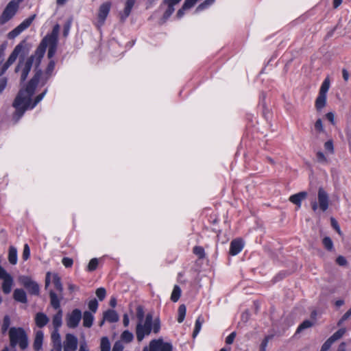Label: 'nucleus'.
<instances>
[{"label":"nucleus","mask_w":351,"mask_h":351,"mask_svg":"<svg viewBox=\"0 0 351 351\" xmlns=\"http://www.w3.org/2000/svg\"><path fill=\"white\" fill-rule=\"evenodd\" d=\"M330 87V80L328 78H326L323 82L319 94L326 95Z\"/></svg>","instance_id":"obj_31"},{"label":"nucleus","mask_w":351,"mask_h":351,"mask_svg":"<svg viewBox=\"0 0 351 351\" xmlns=\"http://www.w3.org/2000/svg\"><path fill=\"white\" fill-rule=\"evenodd\" d=\"M8 84V78L4 76H1L0 77V95L5 90Z\"/></svg>","instance_id":"obj_46"},{"label":"nucleus","mask_w":351,"mask_h":351,"mask_svg":"<svg viewBox=\"0 0 351 351\" xmlns=\"http://www.w3.org/2000/svg\"><path fill=\"white\" fill-rule=\"evenodd\" d=\"M34 17H35V15L25 19L19 25L17 26V27L19 29L21 32H23L31 25Z\"/></svg>","instance_id":"obj_26"},{"label":"nucleus","mask_w":351,"mask_h":351,"mask_svg":"<svg viewBox=\"0 0 351 351\" xmlns=\"http://www.w3.org/2000/svg\"><path fill=\"white\" fill-rule=\"evenodd\" d=\"M204 319L199 316L195 322V328L193 332V337H195L200 331Z\"/></svg>","instance_id":"obj_32"},{"label":"nucleus","mask_w":351,"mask_h":351,"mask_svg":"<svg viewBox=\"0 0 351 351\" xmlns=\"http://www.w3.org/2000/svg\"><path fill=\"white\" fill-rule=\"evenodd\" d=\"M160 329V323L159 319H153V316L151 313L146 315L145 320L138 322L136 326V337L138 342H141L143 339L149 336L152 332L154 334L159 332Z\"/></svg>","instance_id":"obj_3"},{"label":"nucleus","mask_w":351,"mask_h":351,"mask_svg":"<svg viewBox=\"0 0 351 351\" xmlns=\"http://www.w3.org/2000/svg\"><path fill=\"white\" fill-rule=\"evenodd\" d=\"M315 128L317 131L319 132H324V127L322 124V121L320 119H317V121L315 123Z\"/></svg>","instance_id":"obj_54"},{"label":"nucleus","mask_w":351,"mask_h":351,"mask_svg":"<svg viewBox=\"0 0 351 351\" xmlns=\"http://www.w3.org/2000/svg\"><path fill=\"white\" fill-rule=\"evenodd\" d=\"M333 343L334 342L330 338H328L322 345V348L328 351Z\"/></svg>","instance_id":"obj_58"},{"label":"nucleus","mask_w":351,"mask_h":351,"mask_svg":"<svg viewBox=\"0 0 351 351\" xmlns=\"http://www.w3.org/2000/svg\"><path fill=\"white\" fill-rule=\"evenodd\" d=\"M8 261L12 265H16L17 263V250L14 246L9 247Z\"/></svg>","instance_id":"obj_23"},{"label":"nucleus","mask_w":351,"mask_h":351,"mask_svg":"<svg viewBox=\"0 0 351 351\" xmlns=\"http://www.w3.org/2000/svg\"><path fill=\"white\" fill-rule=\"evenodd\" d=\"M43 340V332L41 330H38L36 332V336L34 341V349L38 351L42 348Z\"/></svg>","instance_id":"obj_20"},{"label":"nucleus","mask_w":351,"mask_h":351,"mask_svg":"<svg viewBox=\"0 0 351 351\" xmlns=\"http://www.w3.org/2000/svg\"><path fill=\"white\" fill-rule=\"evenodd\" d=\"M313 325V322L309 320L304 321L298 328L296 332H300L302 330L311 328Z\"/></svg>","instance_id":"obj_38"},{"label":"nucleus","mask_w":351,"mask_h":351,"mask_svg":"<svg viewBox=\"0 0 351 351\" xmlns=\"http://www.w3.org/2000/svg\"><path fill=\"white\" fill-rule=\"evenodd\" d=\"M198 0H185L183 4V9H189L192 8Z\"/></svg>","instance_id":"obj_50"},{"label":"nucleus","mask_w":351,"mask_h":351,"mask_svg":"<svg viewBox=\"0 0 351 351\" xmlns=\"http://www.w3.org/2000/svg\"><path fill=\"white\" fill-rule=\"evenodd\" d=\"M317 160L320 163H326L328 162L326 157L322 152L317 153Z\"/></svg>","instance_id":"obj_51"},{"label":"nucleus","mask_w":351,"mask_h":351,"mask_svg":"<svg viewBox=\"0 0 351 351\" xmlns=\"http://www.w3.org/2000/svg\"><path fill=\"white\" fill-rule=\"evenodd\" d=\"M180 1L181 0H164L163 3L165 4H170L174 6L175 5L178 4Z\"/></svg>","instance_id":"obj_64"},{"label":"nucleus","mask_w":351,"mask_h":351,"mask_svg":"<svg viewBox=\"0 0 351 351\" xmlns=\"http://www.w3.org/2000/svg\"><path fill=\"white\" fill-rule=\"evenodd\" d=\"M121 338L123 341L126 343H130L133 340L134 335L129 330H125L122 332Z\"/></svg>","instance_id":"obj_33"},{"label":"nucleus","mask_w":351,"mask_h":351,"mask_svg":"<svg viewBox=\"0 0 351 351\" xmlns=\"http://www.w3.org/2000/svg\"><path fill=\"white\" fill-rule=\"evenodd\" d=\"M95 293H96V295L97 296V298H99V300L100 301H102L106 295V291L104 288L100 287L96 290Z\"/></svg>","instance_id":"obj_42"},{"label":"nucleus","mask_w":351,"mask_h":351,"mask_svg":"<svg viewBox=\"0 0 351 351\" xmlns=\"http://www.w3.org/2000/svg\"><path fill=\"white\" fill-rule=\"evenodd\" d=\"M272 337L273 335H268L265 337V339L263 340L261 344L260 351H266V347L267 346V343L269 341L272 339Z\"/></svg>","instance_id":"obj_47"},{"label":"nucleus","mask_w":351,"mask_h":351,"mask_svg":"<svg viewBox=\"0 0 351 351\" xmlns=\"http://www.w3.org/2000/svg\"><path fill=\"white\" fill-rule=\"evenodd\" d=\"M337 263L339 265H341V266H343V265H346L347 264V261L346 259L342 256H339L337 258V260H336Z\"/></svg>","instance_id":"obj_60"},{"label":"nucleus","mask_w":351,"mask_h":351,"mask_svg":"<svg viewBox=\"0 0 351 351\" xmlns=\"http://www.w3.org/2000/svg\"><path fill=\"white\" fill-rule=\"evenodd\" d=\"M10 325V319L8 315H5L3 318V325L1 327L2 332L4 333L7 331Z\"/></svg>","instance_id":"obj_41"},{"label":"nucleus","mask_w":351,"mask_h":351,"mask_svg":"<svg viewBox=\"0 0 351 351\" xmlns=\"http://www.w3.org/2000/svg\"><path fill=\"white\" fill-rule=\"evenodd\" d=\"M55 65H56V62L53 60H51L49 62L48 65H47L46 69L45 70V71L47 73V74H49V75H52L53 71L55 68Z\"/></svg>","instance_id":"obj_43"},{"label":"nucleus","mask_w":351,"mask_h":351,"mask_svg":"<svg viewBox=\"0 0 351 351\" xmlns=\"http://www.w3.org/2000/svg\"><path fill=\"white\" fill-rule=\"evenodd\" d=\"M49 322V317L43 313H38L35 316V323L39 328L46 326Z\"/></svg>","instance_id":"obj_15"},{"label":"nucleus","mask_w":351,"mask_h":351,"mask_svg":"<svg viewBox=\"0 0 351 351\" xmlns=\"http://www.w3.org/2000/svg\"><path fill=\"white\" fill-rule=\"evenodd\" d=\"M130 323L129 317L127 314L123 315V324L125 327H128Z\"/></svg>","instance_id":"obj_63"},{"label":"nucleus","mask_w":351,"mask_h":351,"mask_svg":"<svg viewBox=\"0 0 351 351\" xmlns=\"http://www.w3.org/2000/svg\"><path fill=\"white\" fill-rule=\"evenodd\" d=\"M236 337V332H232V333H230L226 339V343L227 344H232L234 340V338Z\"/></svg>","instance_id":"obj_57"},{"label":"nucleus","mask_w":351,"mask_h":351,"mask_svg":"<svg viewBox=\"0 0 351 351\" xmlns=\"http://www.w3.org/2000/svg\"><path fill=\"white\" fill-rule=\"evenodd\" d=\"M9 337L10 346L12 348L19 346L22 350H25L28 346L27 335L22 328L12 327L9 330Z\"/></svg>","instance_id":"obj_4"},{"label":"nucleus","mask_w":351,"mask_h":351,"mask_svg":"<svg viewBox=\"0 0 351 351\" xmlns=\"http://www.w3.org/2000/svg\"><path fill=\"white\" fill-rule=\"evenodd\" d=\"M350 316H351V308L342 316V317L338 322V325L340 326L343 322L347 320Z\"/></svg>","instance_id":"obj_55"},{"label":"nucleus","mask_w":351,"mask_h":351,"mask_svg":"<svg viewBox=\"0 0 351 351\" xmlns=\"http://www.w3.org/2000/svg\"><path fill=\"white\" fill-rule=\"evenodd\" d=\"M110 3L106 2L101 4L99 9L98 22L102 25L108 16L110 10Z\"/></svg>","instance_id":"obj_12"},{"label":"nucleus","mask_w":351,"mask_h":351,"mask_svg":"<svg viewBox=\"0 0 351 351\" xmlns=\"http://www.w3.org/2000/svg\"><path fill=\"white\" fill-rule=\"evenodd\" d=\"M30 256V249L28 244H25L23 247V251L22 258L24 261H27Z\"/></svg>","instance_id":"obj_44"},{"label":"nucleus","mask_w":351,"mask_h":351,"mask_svg":"<svg viewBox=\"0 0 351 351\" xmlns=\"http://www.w3.org/2000/svg\"><path fill=\"white\" fill-rule=\"evenodd\" d=\"M186 306L184 304H181L179 306L178 311V322L179 323H182L184 321L185 315H186Z\"/></svg>","instance_id":"obj_29"},{"label":"nucleus","mask_w":351,"mask_h":351,"mask_svg":"<svg viewBox=\"0 0 351 351\" xmlns=\"http://www.w3.org/2000/svg\"><path fill=\"white\" fill-rule=\"evenodd\" d=\"M346 330V328H343L339 330H338L337 332H335L330 337V339L333 341H336L337 340L343 337V335L345 334Z\"/></svg>","instance_id":"obj_35"},{"label":"nucleus","mask_w":351,"mask_h":351,"mask_svg":"<svg viewBox=\"0 0 351 351\" xmlns=\"http://www.w3.org/2000/svg\"><path fill=\"white\" fill-rule=\"evenodd\" d=\"M318 203L315 200L311 202V206L313 211H316L318 208L323 212H325L329 206V197L326 191L319 187L317 193Z\"/></svg>","instance_id":"obj_5"},{"label":"nucleus","mask_w":351,"mask_h":351,"mask_svg":"<svg viewBox=\"0 0 351 351\" xmlns=\"http://www.w3.org/2000/svg\"><path fill=\"white\" fill-rule=\"evenodd\" d=\"M82 319V312L80 310L75 308L71 313L66 315V325L69 328H76Z\"/></svg>","instance_id":"obj_9"},{"label":"nucleus","mask_w":351,"mask_h":351,"mask_svg":"<svg viewBox=\"0 0 351 351\" xmlns=\"http://www.w3.org/2000/svg\"><path fill=\"white\" fill-rule=\"evenodd\" d=\"M326 103V96L319 94L315 101V107L317 110H320L322 109Z\"/></svg>","instance_id":"obj_25"},{"label":"nucleus","mask_w":351,"mask_h":351,"mask_svg":"<svg viewBox=\"0 0 351 351\" xmlns=\"http://www.w3.org/2000/svg\"><path fill=\"white\" fill-rule=\"evenodd\" d=\"M243 242L241 239H237L232 241L230 247V254L232 256L238 254L243 247Z\"/></svg>","instance_id":"obj_13"},{"label":"nucleus","mask_w":351,"mask_h":351,"mask_svg":"<svg viewBox=\"0 0 351 351\" xmlns=\"http://www.w3.org/2000/svg\"><path fill=\"white\" fill-rule=\"evenodd\" d=\"M123 346L120 342H116L112 348V351H123Z\"/></svg>","instance_id":"obj_61"},{"label":"nucleus","mask_w":351,"mask_h":351,"mask_svg":"<svg viewBox=\"0 0 351 351\" xmlns=\"http://www.w3.org/2000/svg\"><path fill=\"white\" fill-rule=\"evenodd\" d=\"M331 225L339 234H341L340 227H339L337 221L334 218H331Z\"/></svg>","instance_id":"obj_59"},{"label":"nucleus","mask_w":351,"mask_h":351,"mask_svg":"<svg viewBox=\"0 0 351 351\" xmlns=\"http://www.w3.org/2000/svg\"><path fill=\"white\" fill-rule=\"evenodd\" d=\"M104 319L110 323L117 322L119 320V315L115 311L108 310L104 313Z\"/></svg>","instance_id":"obj_17"},{"label":"nucleus","mask_w":351,"mask_h":351,"mask_svg":"<svg viewBox=\"0 0 351 351\" xmlns=\"http://www.w3.org/2000/svg\"><path fill=\"white\" fill-rule=\"evenodd\" d=\"M94 317L89 311H85L83 315V326L86 328H90L93 325Z\"/></svg>","instance_id":"obj_22"},{"label":"nucleus","mask_w":351,"mask_h":351,"mask_svg":"<svg viewBox=\"0 0 351 351\" xmlns=\"http://www.w3.org/2000/svg\"><path fill=\"white\" fill-rule=\"evenodd\" d=\"M193 253L199 258H203L205 256L204 250L200 246H195L193 248Z\"/></svg>","instance_id":"obj_40"},{"label":"nucleus","mask_w":351,"mask_h":351,"mask_svg":"<svg viewBox=\"0 0 351 351\" xmlns=\"http://www.w3.org/2000/svg\"><path fill=\"white\" fill-rule=\"evenodd\" d=\"M13 297L15 300L22 302H27V296L24 290L21 289H16L14 291Z\"/></svg>","instance_id":"obj_18"},{"label":"nucleus","mask_w":351,"mask_h":351,"mask_svg":"<svg viewBox=\"0 0 351 351\" xmlns=\"http://www.w3.org/2000/svg\"><path fill=\"white\" fill-rule=\"evenodd\" d=\"M18 8V2L15 1H11L9 2L0 17V23L3 25L10 20L16 13Z\"/></svg>","instance_id":"obj_6"},{"label":"nucleus","mask_w":351,"mask_h":351,"mask_svg":"<svg viewBox=\"0 0 351 351\" xmlns=\"http://www.w3.org/2000/svg\"><path fill=\"white\" fill-rule=\"evenodd\" d=\"M62 311L59 309L56 315H53L52 319V324L54 329H58L62 325Z\"/></svg>","instance_id":"obj_21"},{"label":"nucleus","mask_w":351,"mask_h":351,"mask_svg":"<svg viewBox=\"0 0 351 351\" xmlns=\"http://www.w3.org/2000/svg\"><path fill=\"white\" fill-rule=\"evenodd\" d=\"M51 339L53 342V346L61 345L60 336L58 332V329H54L51 334Z\"/></svg>","instance_id":"obj_36"},{"label":"nucleus","mask_w":351,"mask_h":351,"mask_svg":"<svg viewBox=\"0 0 351 351\" xmlns=\"http://www.w3.org/2000/svg\"><path fill=\"white\" fill-rule=\"evenodd\" d=\"M62 262L65 267H71L73 263V259L68 257L63 258Z\"/></svg>","instance_id":"obj_56"},{"label":"nucleus","mask_w":351,"mask_h":351,"mask_svg":"<svg viewBox=\"0 0 351 351\" xmlns=\"http://www.w3.org/2000/svg\"><path fill=\"white\" fill-rule=\"evenodd\" d=\"M34 17H35V15L25 19L19 25L17 26V27L19 29L21 32H23L31 25Z\"/></svg>","instance_id":"obj_27"},{"label":"nucleus","mask_w":351,"mask_h":351,"mask_svg":"<svg viewBox=\"0 0 351 351\" xmlns=\"http://www.w3.org/2000/svg\"><path fill=\"white\" fill-rule=\"evenodd\" d=\"M181 295V289L179 286L175 285L171 295V300L176 302H177Z\"/></svg>","instance_id":"obj_28"},{"label":"nucleus","mask_w":351,"mask_h":351,"mask_svg":"<svg viewBox=\"0 0 351 351\" xmlns=\"http://www.w3.org/2000/svg\"><path fill=\"white\" fill-rule=\"evenodd\" d=\"M97 265L98 260L97 258H92L88 265V270L90 271H94L96 269Z\"/></svg>","instance_id":"obj_45"},{"label":"nucleus","mask_w":351,"mask_h":351,"mask_svg":"<svg viewBox=\"0 0 351 351\" xmlns=\"http://www.w3.org/2000/svg\"><path fill=\"white\" fill-rule=\"evenodd\" d=\"M136 3V0H127L125 4L123 12L120 14L121 21L125 20L130 14L131 10Z\"/></svg>","instance_id":"obj_14"},{"label":"nucleus","mask_w":351,"mask_h":351,"mask_svg":"<svg viewBox=\"0 0 351 351\" xmlns=\"http://www.w3.org/2000/svg\"><path fill=\"white\" fill-rule=\"evenodd\" d=\"M59 32L60 25H56L53 27L51 33L47 34L43 38L32 55H31L26 60H19L17 66L15 68V72L18 73L21 71V82H24L27 79L32 67V64H34L36 67H38L39 65H40L42 60L45 56L46 49L47 47L48 58L51 59L54 56L58 47Z\"/></svg>","instance_id":"obj_1"},{"label":"nucleus","mask_w":351,"mask_h":351,"mask_svg":"<svg viewBox=\"0 0 351 351\" xmlns=\"http://www.w3.org/2000/svg\"><path fill=\"white\" fill-rule=\"evenodd\" d=\"M36 73L34 77L29 80L25 88L19 90L14 102L13 107L16 109V114L19 118L21 117L24 112L28 108H34L45 97L47 92L45 89L42 93L36 97L33 103H32V96L35 92L37 85L40 83L41 85H45L49 79L51 77V75L47 74L45 71H43L39 69L40 65L36 67L34 64Z\"/></svg>","instance_id":"obj_2"},{"label":"nucleus","mask_w":351,"mask_h":351,"mask_svg":"<svg viewBox=\"0 0 351 351\" xmlns=\"http://www.w3.org/2000/svg\"><path fill=\"white\" fill-rule=\"evenodd\" d=\"M214 1H215V0H206V1H204L203 3H202L201 4H199L197 6V11H200V10H202L205 9L206 8H207L208 6H209L210 5L213 3Z\"/></svg>","instance_id":"obj_48"},{"label":"nucleus","mask_w":351,"mask_h":351,"mask_svg":"<svg viewBox=\"0 0 351 351\" xmlns=\"http://www.w3.org/2000/svg\"><path fill=\"white\" fill-rule=\"evenodd\" d=\"M136 317L138 319V322L145 320V311L143 307L141 305H138L136 307Z\"/></svg>","instance_id":"obj_39"},{"label":"nucleus","mask_w":351,"mask_h":351,"mask_svg":"<svg viewBox=\"0 0 351 351\" xmlns=\"http://www.w3.org/2000/svg\"><path fill=\"white\" fill-rule=\"evenodd\" d=\"M98 308V302L95 299L91 300L88 302V308L93 311V313H95Z\"/></svg>","instance_id":"obj_49"},{"label":"nucleus","mask_w":351,"mask_h":351,"mask_svg":"<svg viewBox=\"0 0 351 351\" xmlns=\"http://www.w3.org/2000/svg\"><path fill=\"white\" fill-rule=\"evenodd\" d=\"M143 351H172V346L169 343L164 342L162 339H154Z\"/></svg>","instance_id":"obj_7"},{"label":"nucleus","mask_w":351,"mask_h":351,"mask_svg":"<svg viewBox=\"0 0 351 351\" xmlns=\"http://www.w3.org/2000/svg\"><path fill=\"white\" fill-rule=\"evenodd\" d=\"M53 283L56 289L59 292V295L62 298V293L63 291V287L61 282V279L58 274L53 275Z\"/></svg>","instance_id":"obj_24"},{"label":"nucleus","mask_w":351,"mask_h":351,"mask_svg":"<svg viewBox=\"0 0 351 351\" xmlns=\"http://www.w3.org/2000/svg\"><path fill=\"white\" fill-rule=\"evenodd\" d=\"M49 297H50V303L51 305L55 309H60V299H62L60 297L59 298L58 295L54 293L53 291L51 290L49 291Z\"/></svg>","instance_id":"obj_19"},{"label":"nucleus","mask_w":351,"mask_h":351,"mask_svg":"<svg viewBox=\"0 0 351 351\" xmlns=\"http://www.w3.org/2000/svg\"><path fill=\"white\" fill-rule=\"evenodd\" d=\"M23 49V46L21 44L17 45L11 54L10 55L8 60L5 62V64L2 66V68L0 71V76L3 75L7 69L16 61L17 57L19 53L22 51Z\"/></svg>","instance_id":"obj_8"},{"label":"nucleus","mask_w":351,"mask_h":351,"mask_svg":"<svg viewBox=\"0 0 351 351\" xmlns=\"http://www.w3.org/2000/svg\"><path fill=\"white\" fill-rule=\"evenodd\" d=\"M77 348V339L71 334L66 335L64 351H75Z\"/></svg>","instance_id":"obj_11"},{"label":"nucleus","mask_w":351,"mask_h":351,"mask_svg":"<svg viewBox=\"0 0 351 351\" xmlns=\"http://www.w3.org/2000/svg\"><path fill=\"white\" fill-rule=\"evenodd\" d=\"M307 197L306 192H300L297 194L293 195L289 197V201L293 204L297 205L298 207L301 206V202Z\"/></svg>","instance_id":"obj_16"},{"label":"nucleus","mask_w":351,"mask_h":351,"mask_svg":"<svg viewBox=\"0 0 351 351\" xmlns=\"http://www.w3.org/2000/svg\"><path fill=\"white\" fill-rule=\"evenodd\" d=\"M324 148L330 153L332 154L334 152L333 143L332 141H328L324 144Z\"/></svg>","instance_id":"obj_53"},{"label":"nucleus","mask_w":351,"mask_h":351,"mask_svg":"<svg viewBox=\"0 0 351 351\" xmlns=\"http://www.w3.org/2000/svg\"><path fill=\"white\" fill-rule=\"evenodd\" d=\"M21 283L28 290L31 294L38 295V285L27 276H21L19 278Z\"/></svg>","instance_id":"obj_10"},{"label":"nucleus","mask_w":351,"mask_h":351,"mask_svg":"<svg viewBox=\"0 0 351 351\" xmlns=\"http://www.w3.org/2000/svg\"><path fill=\"white\" fill-rule=\"evenodd\" d=\"M70 28H71V22H68L66 24H65V25L64 27V31H63L64 36H65V37L67 36V35L69 34Z\"/></svg>","instance_id":"obj_62"},{"label":"nucleus","mask_w":351,"mask_h":351,"mask_svg":"<svg viewBox=\"0 0 351 351\" xmlns=\"http://www.w3.org/2000/svg\"><path fill=\"white\" fill-rule=\"evenodd\" d=\"M322 243L324 247L329 251L332 250L333 249V242L332 239L328 237H325L322 240Z\"/></svg>","instance_id":"obj_37"},{"label":"nucleus","mask_w":351,"mask_h":351,"mask_svg":"<svg viewBox=\"0 0 351 351\" xmlns=\"http://www.w3.org/2000/svg\"><path fill=\"white\" fill-rule=\"evenodd\" d=\"M21 32H20L19 29L16 27L13 30L9 32L8 34V38L12 39L14 38L17 36H19Z\"/></svg>","instance_id":"obj_52"},{"label":"nucleus","mask_w":351,"mask_h":351,"mask_svg":"<svg viewBox=\"0 0 351 351\" xmlns=\"http://www.w3.org/2000/svg\"><path fill=\"white\" fill-rule=\"evenodd\" d=\"M168 5V8L165 12L163 14V16L162 18V23H165L170 16L174 12L175 9L173 5L170 4H167Z\"/></svg>","instance_id":"obj_30"},{"label":"nucleus","mask_w":351,"mask_h":351,"mask_svg":"<svg viewBox=\"0 0 351 351\" xmlns=\"http://www.w3.org/2000/svg\"><path fill=\"white\" fill-rule=\"evenodd\" d=\"M110 343L106 337H104L101 339V351H110Z\"/></svg>","instance_id":"obj_34"}]
</instances>
